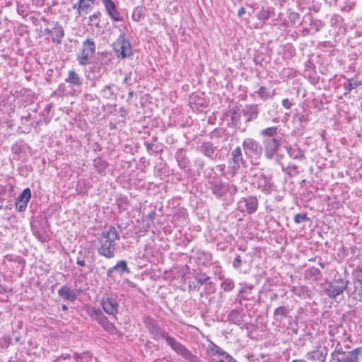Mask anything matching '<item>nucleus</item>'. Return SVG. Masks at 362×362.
Here are the masks:
<instances>
[{"label": "nucleus", "instance_id": "35", "mask_svg": "<svg viewBox=\"0 0 362 362\" xmlns=\"http://www.w3.org/2000/svg\"><path fill=\"white\" fill-rule=\"evenodd\" d=\"M321 274V272L318 268L311 267L305 271V276L308 279L317 280Z\"/></svg>", "mask_w": 362, "mask_h": 362}, {"label": "nucleus", "instance_id": "56", "mask_svg": "<svg viewBox=\"0 0 362 362\" xmlns=\"http://www.w3.org/2000/svg\"><path fill=\"white\" fill-rule=\"evenodd\" d=\"M119 111L121 117H126L127 112L126 111V110L124 107H119Z\"/></svg>", "mask_w": 362, "mask_h": 362}, {"label": "nucleus", "instance_id": "53", "mask_svg": "<svg viewBox=\"0 0 362 362\" xmlns=\"http://www.w3.org/2000/svg\"><path fill=\"white\" fill-rule=\"evenodd\" d=\"M131 76H132V73L131 72L125 74L124 78L123 79V83L124 84H126V85H128V86L130 85L129 82V80L131 78Z\"/></svg>", "mask_w": 362, "mask_h": 362}, {"label": "nucleus", "instance_id": "7", "mask_svg": "<svg viewBox=\"0 0 362 362\" xmlns=\"http://www.w3.org/2000/svg\"><path fill=\"white\" fill-rule=\"evenodd\" d=\"M115 56L118 59H125L132 55V45L125 33H122L112 44Z\"/></svg>", "mask_w": 362, "mask_h": 362}, {"label": "nucleus", "instance_id": "29", "mask_svg": "<svg viewBox=\"0 0 362 362\" xmlns=\"http://www.w3.org/2000/svg\"><path fill=\"white\" fill-rule=\"evenodd\" d=\"M274 16V8L272 7H267L266 8H262V10L257 13V18L261 21H267L270 17Z\"/></svg>", "mask_w": 362, "mask_h": 362}, {"label": "nucleus", "instance_id": "60", "mask_svg": "<svg viewBox=\"0 0 362 362\" xmlns=\"http://www.w3.org/2000/svg\"><path fill=\"white\" fill-rule=\"evenodd\" d=\"M134 95V92L133 90H129L128 93V98L127 102L129 103L130 99Z\"/></svg>", "mask_w": 362, "mask_h": 362}, {"label": "nucleus", "instance_id": "34", "mask_svg": "<svg viewBox=\"0 0 362 362\" xmlns=\"http://www.w3.org/2000/svg\"><path fill=\"white\" fill-rule=\"evenodd\" d=\"M362 81H353V78L348 79V83H344V88L345 90L344 95H347L350 93V92L356 88L357 86H361Z\"/></svg>", "mask_w": 362, "mask_h": 362}, {"label": "nucleus", "instance_id": "10", "mask_svg": "<svg viewBox=\"0 0 362 362\" xmlns=\"http://www.w3.org/2000/svg\"><path fill=\"white\" fill-rule=\"evenodd\" d=\"M209 188L216 197L221 198L230 191V187L221 179L214 177L209 182Z\"/></svg>", "mask_w": 362, "mask_h": 362}, {"label": "nucleus", "instance_id": "43", "mask_svg": "<svg viewBox=\"0 0 362 362\" xmlns=\"http://www.w3.org/2000/svg\"><path fill=\"white\" fill-rule=\"evenodd\" d=\"M309 221L310 218L308 217L306 214H297L294 216V222L296 224H299L303 222H307Z\"/></svg>", "mask_w": 362, "mask_h": 362}, {"label": "nucleus", "instance_id": "3", "mask_svg": "<svg viewBox=\"0 0 362 362\" xmlns=\"http://www.w3.org/2000/svg\"><path fill=\"white\" fill-rule=\"evenodd\" d=\"M264 156L272 160L282 144V136L278 133V127H270L260 131Z\"/></svg>", "mask_w": 362, "mask_h": 362}, {"label": "nucleus", "instance_id": "4", "mask_svg": "<svg viewBox=\"0 0 362 362\" xmlns=\"http://www.w3.org/2000/svg\"><path fill=\"white\" fill-rule=\"evenodd\" d=\"M242 146L245 153L250 158L252 165H258L257 160L260 159L263 153V146L260 142L253 138H246L243 140Z\"/></svg>", "mask_w": 362, "mask_h": 362}, {"label": "nucleus", "instance_id": "9", "mask_svg": "<svg viewBox=\"0 0 362 362\" xmlns=\"http://www.w3.org/2000/svg\"><path fill=\"white\" fill-rule=\"evenodd\" d=\"M349 281H344L339 278L337 280L332 281L325 288V293L330 298L337 299V296L343 293L348 287Z\"/></svg>", "mask_w": 362, "mask_h": 362}, {"label": "nucleus", "instance_id": "26", "mask_svg": "<svg viewBox=\"0 0 362 362\" xmlns=\"http://www.w3.org/2000/svg\"><path fill=\"white\" fill-rule=\"evenodd\" d=\"M93 165L98 173L105 175L106 174L105 170L109 166V164L101 158L98 157L93 160Z\"/></svg>", "mask_w": 362, "mask_h": 362}, {"label": "nucleus", "instance_id": "61", "mask_svg": "<svg viewBox=\"0 0 362 362\" xmlns=\"http://www.w3.org/2000/svg\"><path fill=\"white\" fill-rule=\"evenodd\" d=\"M12 151L13 152L17 153L20 151V147L18 146L17 145H15L12 147Z\"/></svg>", "mask_w": 362, "mask_h": 362}, {"label": "nucleus", "instance_id": "44", "mask_svg": "<svg viewBox=\"0 0 362 362\" xmlns=\"http://www.w3.org/2000/svg\"><path fill=\"white\" fill-rule=\"evenodd\" d=\"M286 172L291 177L295 176L298 174V166L296 165H288Z\"/></svg>", "mask_w": 362, "mask_h": 362}, {"label": "nucleus", "instance_id": "12", "mask_svg": "<svg viewBox=\"0 0 362 362\" xmlns=\"http://www.w3.org/2000/svg\"><path fill=\"white\" fill-rule=\"evenodd\" d=\"M105 12L111 21L114 22L124 21V17L118 11L116 4L112 0H107L102 3Z\"/></svg>", "mask_w": 362, "mask_h": 362}, {"label": "nucleus", "instance_id": "8", "mask_svg": "<svg viewBox=\"0 0 362 362\" xmlns=\"http://www.w3.org/2000/svg\"><path fill=\"white\" fill-rule=\"evenodd\" d=\"M88 315L103 328V329L110 334L116 332V327L110 322L107 317L104 315L102 310L96 308H91L88 310Z\"/></svg>", "mask_w": 362, "mask_h": 362}, {"label": "nucleus", "instance_id": "22", "mask_svg": "<svg viewBox=\"0 0 362 362\" xmlns=\"http://www.w3.org/2000/svg\"><path fill=\"white\" fill-rule=\"evenodd\" d=\"M64 81L66 83H69L72 86L76 88H80L83 83V79L74 70L69 71L68 76Z\"/></svg>", "mask_w": 362, "mask_h": 362}, {"label": "nucleus", "instance_id": "20", "mask_svg": "<svg viewBox=\"0 0 362 362\" xmlns=\"http://www.w3.org/2000/svg\"><path fill=\"white\" fill-rule=\"evenodd\" d=\"M199 150L204 156L211 160L214 159V155L216 150V147L214 146L211 141H204L202 143L199 147Z\"/></svg>", "mask_w": 362, "mask_h": 362}, {"label": "nucleus", "instance_id": "13", "mask_svg": "<svg viewBox=\"0 0 362 362\" xmlns=\"http://www.w3.org/2000/svg\"><path fill=\"white\" fill-rule=\"evenodd\" d=\"M327 354V348L325 346H322L321 344H319L318 346H317L315 350L308 352L305 354V358L311 361L318 360L320 362H325Z\"/></svg>", "mask_w": 362, "mask_h": 362}, {"label": "nucleus", "instance_id": "15", "mask_svg": "<svg viewBox=\"0 0 362 362\" xmlns=\"http://www.w3.org/2000/svg\"><path fill=\"white\" fill-rule=\"evenodd\" d=\"M31 198V191L29 188H25L18 195L16 202V209L19 212L25 211L28 203Z\"/></svg>", "mask_w": 362, "mask_h": 362}, {"label": "nucleus", "instance_id": "54", "mask_svg": "<svg viewBox=\"0 0 362 362\" xmlns=\"http://www.w3.org/2000/svg\"><path fill=\"white\" fill-rule=\"evenodd\" d=\"M155 216H156V211H152L149 212L148 214V218L151 221L152 223L154 221Z\"/></svg>", "mask_w": 362, "mask_h": 362}, {"label": "nucleus", "instance_id": "48", "mask_svg": "<svg viewBox=\"0 0 362 362\" xmlns=\"http://www.w3.org/2000/svg\"><path fill=\"white\" fill-rule=\"evenodd\" d=\"M73 9H76L78 11V15L81 16L82 11L85 10L84 7L82 6V4L80 3V1L78 0L77 3L74 4L72 6Z\"/></svg>", "mask_w": 362, "mask_h": 362}, {"label": "nucleus", "instance_id": "51", "mask_svg": "<svg viewBox=\"0 0 362 362\" xmlns=\"http://www.w3.org/2000/svg\"><path fill=\"white\" fill-rule=\"evenodd\" d=\"M282 105L286 108V109H290L292 105H293V103L292 102L288 99V98H286V99H284L282 100Z\"/></svg>", "mask_w": 362, "mask_h": 362}, {"label": "nucleus", "instance_id": "59", "mask_svg": "<svg viewBox=\"0 0 362 362\" xmlns=\"http://www.w3.org/2000/svg\"><path fill=\"white\" fill-rule=\"evenodd\" d=\"M245 8H244L243 7H241V8L238 10V16L239 17H241V16H242L243 14H245Z\"/></svg>", "mask_w": 362, "mask_h": 362}, {"label": "nucleus", "instance_id": "32", "mask_svg": "<svg viewBox=\"0 0 362 362\" xmlns=\"http://www.w3.org/2000/svg\"><path fill=\"white\" fill-rule=\"evenodd\" d=\"M347 354V351H344L339 342H337V346L331 354L332 361L337 362V358H341Z\"/></svg>", "mask_w": 362, "mask_h": 362}, {"label": "nucleus", "instance_id": "17", "mask_svg": "<svg viewBox=\"0 0 362 362\" xmlns=\"http://www.w3.org/2000/svg\"><path fill=\"white\" fill-rule=\"evenodd\" d=\"M245 313L243 309L232 310L228 315V320L238 326L245 327L247 322L244 320Z\"/></svg>", "mask_w": 362, "mask_h": 362}, {"label": "nucleus", "instance_id": "31", "mask_svg": "<svg viewBox=\"0 0 362 362\" xmlns=\"http://www.w3.org/2000/svg\"><path fill=\"white\" fill-rule=\"evenodd\" d=\"M73 358L76 362H90L92 359V355L88 351H84L81 354L74 352Z\"/></svg>", "mask_w": 362, "mask_h": 362}, {"label": "nucleus", "instance_id": "38", "mask_svg": "<svg viewBox=\"0 0 362 362\" xmlns=\"http://www.w3.org/2000/svg\"><path fill=\"white\" fill-rule=\"evenodd\" d=\"M100 94L103 98H105L106 99H112V98H113V97L115 96L113 89H112V86H110V85L105 86L101 90Z\"/></svg>", "mask_w": 362, "mask_h": 362}, {"label": "nucleus", "instance_id": "16", "mask_svg": "<svg viewBox=\"0 0 362 362\" xmlns=\"http://www.w3.org/2000/svg\"><path fill=\"white\" fill-rule=\"evenodd\" d=\"M130 272H131L128 267L127 261L122 259L118 261L115 265L107 269V277L111 278L114 276L115 273L122 276L124 274H129Z\"/></svg>", "mask_w": 362, "mask_h": 362}, {"label": "nucleus", "instance_id": "58", "mask_svg": "<svg viewBox=\"0 0 362 362\" xmlns=\"http://www.w3.org/2000/svg\"><path fill=\"white\" fill-rule=\"evenodd\" d=\"M76 264L81 267H85L86 261L85 259H76Z\"/></svg>", "mask_w": 362, "mask_h": 362}, {"label": "nucleus", "instance_id": "5", "mask_svg": "<svg viewBox=\"0 0 362 362\" xmlns=\"http://www.w3.org/2000/svg\"><path fill=\"white\" fill-rule=\"evenodd\" d=\"M206 357L209 362H238L231 355L212 341L207 347Z\"/></svg>", "mask_w": 362, "mask_h": 362}, {"label": "nucleus", "instance_id": "57", "mask_svg": "<svg viewBox=\"0 0 362 362\" xmlns=\"http://www.w3.org/2000/svg\"><path fill=\"white\" fill-rule=\"evenodd\" d=\"M298 119L300 122H307V118H306V116H305L304 115H300L299 116H298Z\"/></svg>", "mask_w": 362, "mask_h": 362}, {"label": "nucleus", "instance_id": "1", "mask_svg": "<svg viewBox=\"0 0 362 362\" xmlns=\"http://www.w3.org/2000/svg\"><path fill=\"white\" fill-rule=\"evenodd\" d=\"M145 327L152 335L153 339L158 341L164 339L167 344L179 356L188 362H202L201 358L194 354L184 344L177 341L169 333L165 332L153 318L147 317L144 320Z\"/></svg>", "mask_w": 362, "mask_h": 362}, {"label": "nucleus", "instance_id": "46", "mask_svg": "<svg viewBox=\"0 0 362 362\" xmlns=\"http://www.w3.org/2000/svg\"><path fill=\"white\" fill-rule=\"evenodd\" d=\"M243 264V260L239 255H237L233 262V267L235 269H240Z\"/></svg>", "mask_w": 362, "mask_h": 362}, {"label": "nucleus", "instance_id": "41", "mask_svg": "<svg viewBox=\"0 0 362 362\" xmlns=\"http://www.w3.org/2000/svg\"><path fill=\"white\" fill-rule=\"evenodd\" d=\"M144 16L145 14L142 8L137 7L133 11L132 18L135 21H139L141 18H144Z\"/></svg>", "mask_w": 362, "mask_h": 362}, {"label": "nucleus", "instance_id": "23", "mask_svg": "<svg viewBox=\"0 0 362 362\" xmlns=\"http://www.w3.org/2000/svg\"><path fill=\"white\" fill-rule=\"evenodd\" d=\"M243 201L245 204L246 211L248 214H252L257 210L258 200L256 197L250 196L247 198H244Z\"/></svg>", "mask_w": 362, "mask_h": 362}, {"label": "nucleus", "instance_id": "45", "mask_svg": "<svg viewBox=\"0 0 362 362\" xmlns=\"http://www.w3.org/2000/svg\"><path fill=\"white\" fill-rule=\"evenodd\" d=\"M242 166V164L240 163H238V164H235V162H232L231 163V165L230 167V174L232 175V176H234L237 174L238 170L240 169V168Z\"/></svg>", "mask_w": 362, "mask_h": 362}, {"label": "nucleus", "instance_id": "25", "mask_svg": "<svg viewBox=\"0 0 362 362\" xmlns=\"http://www.w3.org/2000/svg\"><path fill=\"white\" fill-rule=\"evenodd\" d=\"M255 93L258 97L265 101L269 99H273L275 95V90L270 91L269 88L265 86H260Z\"/></svg>", "mask_w": 362, "mask_h": 362}, {"label": "nucleus", "instance_id": "33", "mask_svg": "<svg viewBox=\"0 0 362 362\" xmlns=\"http://www.w3.org/2000/svg\"><path fill=\"white\" fill-rule=\"evenodd\" d=\"M354 298L362 302V283L357 279L354 282Z\"/></svg>", "mask_w": 362, "mask_h": 362}, {"label": "nucleus", "instance_id": "47", "mask_svg": "<svg viewBox=\"0 0 362 362\" xmlns=\"http://www.w3.org/2000/svg\"><path fill=\"white\" fill-rule=\"evenodd\" d=\"M85 9L90 8L95 2V0H79Z\"/></svg>", "mask_w": 362, "mask_h": 362}, {"label": "nucleus", "instance_id": "11", "mask_svg": "<svg viewBox=\"0 0 362 362\" xmlns=\"http://www.w3.org/2000/svg\"><path fill=\"white\" fill-rule=\"evenodd\" d=\"M103 310L109 315L115 317L118 313L119 303L116 297L105 294L100 300Z\"/></svg>", "mask_w": 362, "mask_h": 362}, {"label": "nucleus", "instance_id": "2", "mask_svg": "<svg viewBox=\"0 0 362 362\" xmlns=\"http://www.w3.org/2000/svg\"><path fill=\"white\" fill-rule=\"evenodd\" d=\"M119 239L120 235L114 226H110L107 230L99 233L95 240V246L98 255L108 259H113L117 250L116 241Z\"/></svg>", "mask_w": 362, "mask_h": 362}, {"label": "nucleus", "instance_id": "55", "mask_svg": "<svg viewBox=\"0 0 362 362\" xmlns=\"http://www.w3.org/2000/svg\"><path fill=\"white\" fill-rule=\"evenodd\" d=\"M86 255L83 253L82 251L78 252L76 259H85Z\"/></svg>", "mask_w": 362, "mask_h": 362}, {"label": "nucleus", "instance_id": "62", "mask_svg": "<svg viewBox=\"0 0 362 362\" xmlns=\"http://www.w3.org/2000/svg\"><path fill=\"white\" fill-rule=\"evenodd\" d=\"M45 34L52 35V29L45 28L44 30Z\"/></svg>", "mask_w": 362, "mask_h": 362}, {"label": "nucleus", "instance_id": "19", "mask_svg": "<svg viewBox=\"0 0 362 362\" xmlns=\"http://www.w3.org/2000/svg\"><path fill=\"white\" fill-rule=\"evenodd\" d=\"M79 293L78 290L71 289L67 286H63L58 291V295L63 299L74 302Z\"/></svg>", "mask_w": 362, "mask_h": 362}, {"label": "nucleus", "instance_id": "63", "mask_svg": "<svg viewBox=\"0 0 362 362\" xmlns=\"http://www.w3.org/2000/svg\"><path fill=\"white\" fill-rule=\"evenodd\" d=\"M62 357L64 359V360H66V359H69L71 358V356L69 354H67V355H64L62 354Z\"/></svg>", "mask_w": 362, "mask_h": 362}, {"label": "nucleus", "instance_id": "42", "mask_svg": "<svg viewBox=\"0 0 362 362\" xmlns=\"http://www.w3.org/2000/svg\"><path fill=\"white\" fill-rule=\"evenodd\" d=\"M153 142H152V143H148V141L144 142V145L146 148V150L150 155H153L154 153H158V151L156 149H154V147H155L154 142H156L157 141V137H153Z\"/></svg>", "mask_w": 362, "mask_h": 362}, {"label": "nucleus", "instance_id": "49", "mask_svg": "<svg viewBox=\"0 0 362 362\" xmlns=\"http://www.w3.org/2000/svg\"><path fill=\"white\" fill-rule=\"evenodd\" d=\"M356 358L358 359L359 356H362V346L357 347L351 351H349Z\"/></svg>", "mask_w": 362, "mask_h": 362}, {"label": "nucleus", "instance_id": "40", "mask_svg": "<svg viewBox=\"0 0 362 362\" xmlns=\"http://www.w3.org/2000/svg\"><path fill=\"white\" fill-rule=\"evenodd\" d=\"M209 279V277L206 274H200L196 277L197 285L194 286V288L199 290L200 286L206 284Z\"/></svg>", "mask_w": 362, "mask_h": 362}, {"label": "nucleus", "instance_id": "21", "mask_svg": "<svg viewBox=\"0 0 362 362\" xmlns=\"http://www.w3.org/2000/svg\"><path fill=\"white\" fill-rule=\"evenodd\" d=\"M231 160L235 162V164L240 163L243 168L247 167V161L243 158V151L240 146H236L230 153Z\"/></svg>", "mask_w": 362, "mask_h": 362}, {"label": "nucleus", "instance_id": "27", "mask_svg": "<svg viewBox=\"0 0 362 362\" xmlns=\"http://www.w3.org/2000/svg\"><path fill=\"white\" fill-rule=\"evenodd\" d=\"M291 311L288 305H281L276 308L274 312V317L276 321H281L284 317L288 316Z\"/></svg>", "mask_w": 362, "mask_h": 362}, {"label": "nucleus", "instance_id": "36", "mask_svg": "<svg viewBox=\"0 0 362 362\" xmlns=\"http://www.w3.org/2000/svg\"><path fill=\"white\" fill-rule=\"evenodd\" d=\"M197 258L203 264H207L211 261L212 255L209 252L199 251L197 252Z\"/></svg>", "mask_w": 362, "mask_h": 362}, {"label": "nucleus", "instance_id": "30", "mask_svg": "<svg viewBox=\"0 0 362 362\" xmlns=\"http://www.w3.org/2000/svg\"><path fill=\"white\" fill-rule=\"evenodd\" d=\"M102 16V13L100 11H95L93 14L89 16V25L95 26L96 28H100V18Z\"/></svg>", "mask_w": 362, "mask_h": 362}, {"label": "nucleus", "instance_id": "18", "mask_svg": "<svg viewBox=\"0 0 362 362\" xmlns=\"http://www.w3.org/2000/svg\"><path fill=\"white\" fill-rule=\"evenodd\" d=\"M259 112L257 104L247 105L242 110L243 115L247 118L246 122H250L257 118Z\"/></svg>", "mask_w": 362, "mask_h": 362}, {"label": "nucleus", "instance_id": "24", "mask_svg": "<svg viewBox=\"0 0 362 362\" xmlns=\"http://www.w3.org/2000/svg\"><path fill=\"white\" fill-rule=\"evenodd\" d=\"M52 42L57 44H61L62 38L64 36V31L61 25L58 22L54 23V27L52 28Z\"/></svg>", "mask_w": 362, "mask_h": 362}, {"label": "nucleus", "instance_id": "52", "mask_svg": "<svg viewBox=\"0 0 362 362\" xmlns=\"http://www.w3.org/2000/svg\"><path fill=\"white\" fill-rule=\"evenodd\" d=\"M45 1L46 0H32V4L35 6L42 7L44 5Z\"/></svg>", "mask_w": 362, "mask_h": 362}, {"label": "nucleus", "instance_id": "28", "mask_svg": "<svg viewBox=\"0 0 362 362\" xmlns=\"http://www.w3.org/2000/svg\"><path fill=\"white\" fill-rule=\"evenodd\" d=\"M286 151L289 156L293 159L299 160L305 159L303 152L299 148H293L290 146L286 147Z\"/></svg>", "mask_w": 362, "mask_h": 362}, {"label": "nucleus", "instance_id": "14", "mask_svg": "<svg viewBox=\"0 0 362 362\" xmlns=\"http://www.w3.org/2000/svg\"><path fill=\"white\" fill-rule=\"evenodd\" d=\"M258 187L265 194H270L274 189V185L272 182V176L266 175L262 173L257 177Z\"/></svg>", "mask_w": 362, "mask_h": 362}, {"label": "nucleus", "instance_id": "6", "mask_svg": "<svg viewBox=\"0 0 362 362\" xmlns=\"http://www.w3.org/2000/svg\"><path fill=\"white\" fill-rule=\"evenodd\" d=\"M96 50V45L94 40L91 37L86 38L81 45V48L76 54V59L81 66L89 64V59L93 57Z\"/></svg>", "mask_w": 362, "mask_h": 362}, {"label": "nucleus", "instance_id": "50", "mask_svg": "<svg viewBox=\"0 0 362 362\" xmlns=\"http://www.w3.org/2000/svg\"><path fill=\"white\" fill-rule=\"evenodd\" d=\"M299 14L296 12H291L288 16V18L292 23H295L299 19Z\"/></svg>", "mask_w": 362, "mask_h": 362}, {"label": "nucleus", "instance_id": "39", "mask_svg": "<svg viewBox=\"0 0 362 362\" xmlns=\"http://www.w3.org/2000/svg\"><path fill=\"white\" fill-rule=\"evenodd\" d=\"M235 287V283L231 279H225L221 284V288L226 292L232 291Z\"/></svg>", "mask_w": 362, "mask_h": 362}, {"label": "nucleus", "instance_id": "64", "mask_svg": "<svg viewBox=\"0 0 362 362\" xmlns=\"http://www.w3.org/2000/svg\"><path fill=\"white\" fill-rule=\"evenodd\" d=\"M292 362H307V361L303 359H294L292 361Z\"/></svg>", "mask_w": 362, "mask_h": 362}, {"label": "nucleus", "instance_id": "37", "mask_svg": "<svg viewBox=\"0 0 362 362\" xmlns=\"http://www.w3.org/2000/svg\"><path fill=\"white\" fill-rule=\"evenodd\" d=\"M177 161L179 167L183 170H185L189 166V160L187 158L185 154H179L177 156Z\"/></svg>", "mask_w": 362, "mask_h": 362}]
</instances>
